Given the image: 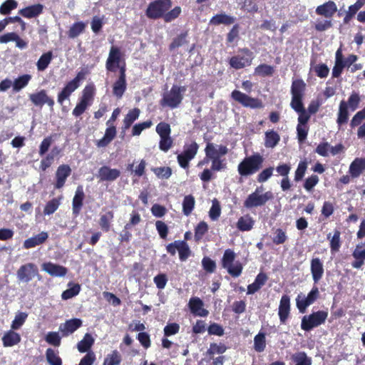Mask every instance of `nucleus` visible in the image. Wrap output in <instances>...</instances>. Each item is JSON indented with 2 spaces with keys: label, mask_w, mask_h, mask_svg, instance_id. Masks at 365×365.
I'll return each mask as SVG.
<instances>
[{
  "label": "nucleus",
  "mask_w": 365,
  "mask_h": 365,
  "mask_svg": "<svg viewBox=\"0 0 365 365\" xmlns=\"http://www.w3.org/2000/svg\"><path fill=\"white\" fill-rule=\"evenodd\" d=\"M263 157L255 153L245 158L237 166V172L242 177H247L258 172L262 166Z\"/></svg>",
  "instance_id": "1"
},
{
  "label": "nucleus",
  "mask_w": 365,
  "mask_h": 365,
  "mask_svg": "<svg viewBox=\"0 0 365 365\" xmlns=\"http://www.w3.org/2000/svg\"><path fill=\"white\" fill-rule=\"evenodd\" d=\"M185 91V86L173 85L170 91L163 93V98L160 101L161 106L163 107H168L172 109L178 108L182 101Z\"/></svg>",
  "instance_id": "2"
},
{
  "label": "nucleus",
  "mask_w": 365,
  "mask_h": 365,
  "mask_svg": "<svg viewBox=\"0 0 365 365\" xmlns=\"http://www.w3.org/2000/svg\"><path fill=\"white\" fill-rule=\"evenodd\" d=\"M264 187L262 186L257 187L255 192L249 195L245 200L244 206L249 209L260 207L273 197V195L270 191L262 193Z\"/></svg>",
  "instance_id": "3"
},
{
  "label": "nucleus",
  "mask_w": 365,
  "mask_h": 365,
  "mask_svg": "<svg viewBox=\"0 0 365 365\" xmlns=\"http://www.w3.org/2000/svg\"><path fill=\"white\" fill-rule=\"evenodd\" d=\"M235 253L228 249L224 252L222 264L227 272L234 277H239L242 271V266L240 262H235Z\"/></svg>",
  "instance_id": "4"
},
{
  "label": "nucleus",
  "mask_w": 365,
  "mask_h": 365,
  "mask_svg": "<svg viewBox=\"0 0 365 365\" xmlns=\"http://www.w3.org/2000/svg\"><path fill=\"white\" fill-rule=\"evenodd\" d=\"M171 6L170 0H155L148 5L145 14L149 19H157L163 17L165 13Z\"/></svg>",
  "instance_id": "5"
},
{
  "label": "nucleus",
  "mask_w": 365,
  "mask_h": 365,
  "mask_svg": "<svg viewBox=\"0 0 365 365\" xmlns=\"http://www.w3.org/2000/svg\"><path fill=\"white\" fill-rule=\"evenodd\" d=\"M328 317V312L318 311L309 315L304 316L302 319L301 328L304 331H310L314 327L324 324Z\"/></svg>",
  "instance_id": "6"
},
{
  "label": "nucleus",
  "mask_w": 365,
  "mask_h": 365,
  "mask_svg": "<svg viewBox=\"0 0 365 365\" xmlns=\"http://www.w3.org/2000/svg\"><path fill=\"white\" fill-rule=\"evenodd\" d=\"M254 58L253 53L247 48L240 51V53L232 57L230 60V66L235 69H240L250 66Z\"/></svg>",
  "instance_id": "7"
},
{
  "label": "nucleus",
  "mask_w": 365,
  "mask_h": 365,
  "mask_svg": "<svg viewBox=\"0 0 365 365\" xmlns=\"http://www.w3.org/2000/svg\"><path fill=\"white\" fill-rule=\"evenodd\" d=\"M231 96L235 101L241 103L245 107L260 108L263 106L260 100L252 98L237 90L233 91Z\"/></svg>",
  "instance_id": "8"
},
{
  "label": "nucleus",
  "mask_w": 365,
  "mask_h": 365,
  "mask_svg": "<svg viewBox=\"0 0 365 365\" xmlns=\"http://www.w3.org/2000/svg\"><path fill=\"white\" fill-rule=\"evenodd\" d=\"M18 279L21 282H29L36 276L39 277L37 267L33 263L21 265L16 272Z\"/></svg>",
  "instance_id": "9"
},
{
  "label": "nucleus",
  "mask_w": 365,
  "mask_h": 365,
  "mask_svg": "<svg viewBox=\"0 0 365 365\" xmlns=\"http://www.w3.org/2000/svg\"><path fill=\"white\" fill-rule=\"evenodd\" d=\"M198 145L195 142L185 145L183 153L178 155V161L180 165L183 168H187L189 162L196 155Z\"/></svg>",
  "instance_id": "10"
},
{
  "label": "nucleus",
  "mask_w": 365,
  "mask_h": 365,
  "mask_svg": "<svg viewBox=\"0 0 365 365\" xmlns=\"http://www.w3.org/2000/svg\"><path fill=\"white\" fill-rule=\"evenodd\" d=\"M205 152L207 158H220L228 153V148L222 145L207 143Z\"/></svg>",
  "instance_id": "11"
},
{
  "label": "nucleus",
  "mask_w": 365,
  "mask_h": 365,
  "mask_svg": "<svg viewBox=\"0 0 365 365\" xmlns=\"http://www.w3.org/2000/svg\"><path fill=\"white\" fill-rule=\"evenodd\" d=\"M188 307L191 313L195 316L205 317L209 314V312L203 307L204 303L199 297H191Z\"/></svg>",
  "instance_id": "12"
},
{
  "label": "nucleus",
  "mask_w": 365,
  "mask_h": 365,
  "mask_svg": "<svg viewBox=\"0 0 365 365\" xmlns=\"http://www.w3.org/2000/svg\"><path fill=\"white\" fill-rule=\"evenodd\" d=\"M42 270L52 277H64L67 273V269L59 264L52 262H45L41 266Z\"/></svg>",
  "instance_id": "13"
},
{
  "label": "nucleus",
  "mask_w": 365,
  "mask_h": 365,
  "mask_svg": "<svg viewBox=\"0 0 365 365\" xmlns=\"http://www.w3.org/2000/svg\"><path fill=\"white\" fill-rule=\"evenodd\" d=\"M29 98L31 101L36 106H42L43 104L46 103L48 106L52 108L54 105L53 100L47 96L44 90L31 94Z\"/></svg>",
  "instance_id": "14"
},
{
  "label": "nucleus",
  "mask_w": 365,
  "mask_h": 365,
  "mask_svg": "<svg viewBox=\"0 0 365 365\" xmlns=\"http://www.w3.org/2000/svg\"><path fill=\"white\" fill-rule=\"evenodd\" d=\"M310 271L314 283L319 282L322 278L324 269L321 259L318 257L313 258L310 262Z\"/></svg>",
  "instance_id": "15"
},
{
  "label": "nucleus",
  "mask_w": 365,
  "mask_h": 365,
  "mask_svg": "<svg viewBox=\"0 0 365 365\" xmlns=\"http://www.w3.org/2000/svg\"><path fill=\"white\" fill-rule=\"evenodd\" d=\"M120 175L119 170L110 168L108 166H103L98 170V178L101 181H114Z\"/></svg>",
  "instance_id": "16"
},
{
  "label": "nucleus",
  "mask_w": 365,
  "mask_h": 365,
  "mask_svg": "<svg viewBox=\"0 0 365 365\" xmlns=\"http://www.w3.org/2000/svg\"><path fill=\"white\" fill-rule=\"evenodd\" d=\"M71 169L68 165H61L58 166L56 172V188H61L64 185L67 178L71 175Z\"/></svg>",
  "instance_id": "17"
},
{
  "label": "nucleus",
  "mask_w": 365,
  "mask_h": 365,
  "mask_svg": "<svg viewBox=\"0 0 365 365\" xmlns=\"http://www.w3.org/2000/svg\"><path fill=\"white\" fill-rule=\"evenodd\" d=\"M82 325V321L79 319H72L66 321L65 323L61 324L59 327V330L62 332L63 336H68L73 333Z\"/></svg>",
  "instance_id": "18"
},
{
  "label": "nucleus",
  "mask_w": 365,
  "mask_h": 365,
  "mask_svg": "<svg viewBox=\"0 0 365 365\" xmlns=\"http://www.w3.org/2000/svg\"><path fill=\"white\" fill-rule=\"evenodd\" d=\"M120 59V52L117 47L112 46L110 48L108 58L106 61V68L108 71H114L115 66H119Z\"/></svg>",
  "instance_id": "19"
},
{
  "label": "nucleus",
  "mask_w": 365,
  "mask_h": 365,
  "mask_svg": "<svg viewBox=\"0 0 365 365\" xmlns=\"http://www.w3.org/2000/svg\"><path fill=\"white\" fill-rule=\"evenodd\" d=\"M290 311V299L288 295H283L281 298L279 306V317L281 323H285L287 319Z\"/></svg>",
  "instance_id": "20"
},
{
  "label": "nucleus",
  "mask_w": 365,
  "mask_h": 365,
  "mask_svg": "<svg viewBox=\"0 0 365 365\" xmlns=\"http://www.w3.org/2000/svg\"><path fill=\"white\" fill-rule=\"evenodd\" d=\"M336 11L337 6L332 1H329L322 5L318 6L316 9V13L318 15L326 18H331Z\"/></svg>",
  "instance_id": "21"
},
{
  "label": "nucleus",
  "mask_w": 365,
  "mask_h": 365,
  "mask_svg": "<svg viewBox=\"0 0 365 365\" xmlns=\"http://www.w3.org/2000/svg\"><path fill=\"white\" fill-rule=\"evenodd\" d=\"M43 10V6L41 4L31 5L19 11V14L28 19L35 18L40 15Z\"/></svg>",
  "instance_id": "22"
},
{
  "label": "nucleus",
  "mask_w": 365,
  "mask_h": 365,
  "mask_svg": "<svg viewBox=\"0 0 365 365\" xmlns=\"http://www.w3.org/2000/svg\"><path fill=\"white\" fill-rule=\"evenodd\" d=\"M84 199V192L83 187L79 185L77 187L75 195L73 198L72 208L73 213L75 215H78L81 210L83 205V200Z\"/></svg>",
  "instance_id": "23"
},
{
  "label": "nucleus",
  "mask_w": 365,
  "mask_h": 365,
  "mask_svg": "<svg viewBox=\"0 0 365 365\" xmlns=\"http://www.w3.org/2000/svg\"><path fill=\"white\" fill-rule=\"evenodd\" d=\"M365 170V158H356L349 166V173L354 178L359 175Z\"/></svg>",
  "instance_id": "24"
},
{
  "label": "nucleus",
  "mask_w": 365,
  "mask_h": 365,
  "mask_svg": "<svg viewBox=\"0 0 365 365\" xmlns=\"http://www.w3.org/2000/svg\"><path fill=\"white\" fill-rule=\"evenodd\" d=\"M48 235L46 232H41L39 234L26 240L24 242V247L30 249L43 244L47 239Z\"/></svg>",
  "instance_id": "25"
},
{
  "label": "nucleus",
  "mask_w": 365,
  "mask_h": 365,
  "mask_svg": "<svg viewBox=\"0 0 365 365\" xmlns=\"http://www.w3.org/2000/svg\"><path fill=\"white\" fill-rule=\"evenodd\" d=\"M235 21V18L232 16L226 14L224 12L217 14L212 17L210 20V24L211 25H230L232 24Z\"/></svg>",
  "instance_id": "26"
},
{
  "label": "nucleus",
  "mask_w": 365,
  "mask_h": 365,
  "mask_svg": "<svg viewBox=\"0 0 365 365\" xmlns=\"http://www.w3.org/2000/svg\"><path fill=\"white\" fill-rule=\"evenodd\" d=\"M268 277L264 273H259L256 277L253 283L247 287V294H252L257 292L266 283Z\"/></svg>",
  "instance_id": "27"
},
{
  "label": "nucleus",
  "mask_w": 365,
  "mask_h": 365,
  "mask_svg": "<svg viewBox=\"0 0 365 365\" xmlns=\"http://www.w3.org/2000/svg\"><path fill=\"white\" fill-rule=\"evenodd\" d=\"M20 341L21 336L14 331L13 329L6 331L2 337L3 345L5 347L13 346L19 343Z\"/></svg>",
  "instance_id": "28"
},
{
  "label": "nucleus",
  "mask_w": 365,
  "mask_h": 365,
  "mask_svg": "<svg viewBox=\"0 0 365 365\" xmlns=\"http://www.w3.org/2000/svg\"><path fill=\"white\" fill-rule=\"evenodd\" d=\"M79 86L75 82L69 81L63 88L58 96V102L63 104V101L69 98L71 94L74 92Z\"/></svg>",
  "instance_id": "29"
},
{
  "label": "nucleus",
  "mask_w": 365,
  "mask_h": 365,
  "mask_svg": "<svg viewBox=\"0 0 365 365\" xmlns=\"http://www.w3.org/2000/svg\"><path fill=\"white\" fill-rule=\"evenodd\" d=\"M255 225L254 219L250 215H245L239 218L237 227L242 232L250 231Z\"/></svg>",
  "instance_id": "30"
},
{
  "label": "nucleus",
  "mask_w": 365,
  "mask_h": 365,
  "mask_svg": "<svg viewBox=\"0 0 365 365\" xmlns=\"http://www.w3.org/2000/svg\"><path fill=\"white\" fill-rule=\"evenodd\" d=\"M108 126V127L106 130L103 138L99 140L97 143V145L100 148H103L108 145L116 135L115 128L111 125Z\"/></svg>",
  "instance_id": "31"
},
{
  "label": "nucleus",
  "mask_w": 365,
  "mask_h": 365,
  "mask_svg": "<svg viewBox=\"0 0 365 365\" xmlns=\"http://www.w3.org/2000/svg\"><path fill=\"white\" fill-rule=\"evenodd\" d=\"M280 140L279 135L274 130H268L265 133L264 146L266 148H274Z\"/></svg>",
  "instance_id": "32"
},
{
  "label": "nucleus",
  "mask_w": 365,
  "mask_h": 365,
  "mask_svg": "<svg viewBox=\"0 0 365 365\" xmlns=\"http://www.w3.org/2000/svg\"><path fill=\"white\" fill-rule=\"evenodd\" d=\"M306 84L302 79H297L292 81L291 86L292 96L303 97Z\"/></svg>",
  "instance_id": "33"
},
{
  "label": "nucleus",
  "mask_w": 365,
  "mask_h": 365,
  "mask_svg": "<svg viewBox=\"0 0 365 365\" xmlns=\"http://www.w3.org/2000/svg\"><path fill=\"white\" fill-rule=\"evenodd\" d=\"M31 79V76L29 74H24L16 78L13 82V91L19 92L25 88Z\"/></svg>",
  "instance_id": "34"
},
{
  "label": "nucleus",
  "mask_w": 365,
  "mask_h": 365,
  "mask_svg": "<svg viewBox=\"0 0 365 365\" xmlns=\"http://www.w3.org/2000/svg\"><path fill=\"white\" fill-rule=\"evenodd\" d=\"M349 119V112L347 104L344 101H341L339 107L338 117L336 122L339 125L346 123Z\"/></svg>",
  "instance_id": "35"
},
{
  "label": "nucleus",
  "mask_w": 365,
  "mask_h": 365,
  "mask_svg": "<svg viewBox=\"0 0 365 365\" xmlns=\"http://www.w3.org/2000/svg\"><path fill=\"white\" fill-rule=\"evenodd\" d=\"M94 343V339L90 334H86L83 339L78 343V350L84 353L88 351Z\"/></svg>",
  "instance_id": "36"
},
{
  "label": "nucleus",
  "mask_w": 365,
  "mask_h": 365,
  "mask_svg": "<svg viewBox=\"0 0 365 365\" xmlns=\"http://www.w3.org/2000/svg\"><path fill=\"white\" fill-rule=\"evenodd\" d=\"M121 361V354L117 350H113L106 356L103 365H119Z\"/></svg>",
  "instance_id": "37"
},
{
  "label": "nucleus",
  "mask_w": 365,
  "mask_h": 365,
  "mask_svg": "<svg viewBox=\"0 0 365 365\" xmlns=\"http://www.w3.org/2000/svg\"><path fill=\"white\" fill-rule=\"evenodd\" d=\"M53 54L51 51L43 53L36 63L37 69L39 71H44L52 60Z\"/></svg>",
  "instance_id": "38"
},
{
  "label": "nucleus",
  "mask_w": 365,
  "mask_h": 365,
  "mask_svg": "<svg viewBox=\"0 0 365 365\" xmlns=\"http://www.w3.org/2000/svg\"><path fill=\"white\" fill-rule=\"evenodd\" d=\"M195 204V198L192 195H189L184 197L182 202V212L185 215L188 216L194 209Z\"/></svg>",
  "instance_id": "39"
},
{
  "label": "nucleus",
  "mask_w": 365,
  "mask_h": 365,
  "mask_svg": "<svg viewBox=\"0 0 365 365\" xmlns=\"http://www.w3.org/2000/svg\"><path fill=\"white\" fill-rule=\"evenodd\" d=\"M292 361L295 363V365H311L312 360L309 358L307 354L303 352H297L292 355Z\"/></svg>",
  "instance_id": "40"
},
{
  "label": "nucleus",
  "mask_w": 365,
  "mask_h": 365,
  "mask_svg": "<svg viewBox=\"0 0 365 365\" xmlns=\"http://www.w3.org/2000/svg\"><path fill=\"white\" fill-rule=\"evenodd\" d=\"M86 28V24L82 21L73 24L70 28L68 35L69 38H74L83 32Z\"/></svg>",
  "instance_id": "41"
},
{
  "label": "nucleus",
  "mask_w": 365,
  "mask_h": 365,
  "mask_svg": "<svg viewBox=\"0 0 365 365\" xmlns=\"http://www.w3.org/2000/svg\"><path fill=\"white\" fill-rule=\"evenodd\" d=\"M126 89V81L118 79L113 84V93L118 98H120Z\"/></svg>",
  "instance_id": "42"
},
{
  "label": "nucleus",
  "mask_w": 365,
  "mask_h": 365,
  "mask_svg": "<svg viewBox=\"0 0 365 365\" xmlns=\"http://www.w3.org/2000/svg\"><path fill=\"white\" fill-rule=\"evenodd\" d=\"M113 219V213L111 211L101 216L99 225L103 231L108 232L110 230V222Z\"/></svg>",
  "instance_id": "43"
},
{
  "label": "nucleus",
  "mask_w": 365,
  "mask_h": 365,
  "mask_svg": "<svg viewBox=\"0 0 365 365\" xmlns=\"http://www.w3.org/2000/svg\"><path fill=\"white\" fill-rule=\"evenodd\" d=\"M176 245L178 246L180 259L185 261L190 255V249L187 244L185 241H176Z\"/></svg>",
  "instance_id": "44"
},
{
  "label": "nucleus",
  "mask_w": 365,
  "mask_h": 365,
  "mask_svg": "<svg viewBox=\"0 0 365 365\" xmlns=\"http://www.w3.org/2000/svg\"><path fill=\"white\" fill-rule=\"evenodd\" d=\"M140 110L138 108H134L130 110L126 115L123 120L125 128H128L131 124L138 118L140 115Z\"/></svg>",
  "instance_id": "45"
},
{
  "label": "nucleus",
  "mask_w": 365,
  "mask_h": 365,
  "mask_svg": "<svg viewBox=\"0 0 365 365\" xmlns=\"http://www.w3.org/2000/svg\"><path fill=\"white\" fill-rule=\"evenodd\" d=\"M46 360L50 365H62L61 359L52 349L49 348L46 350Z\"/></svg>",
  "instance_id": "46"
},
{
  "label": "nucleus",
  "mask_w": 365,
  "mask_h": 365,
  "mask_svg": "<svg viewBox=\"0 0 365 365\" xmlns=\"http://www.w3.org/2000/svg\"><path fill=\"white\" fill-rule=\"evenodd\" d=\"M18 6L16 0H6L0 6V14L7 15L11 11L15 9Z\"/></svg>",
  "instance_id": "47"
},
{
  "label": "nucleus",
  "mask_w": 365,
  "mask_h": 365,
  "mask_svg": "<svg viewBox=\"0 0 365 365\" xmlns=\"http://www.w3.org/2000/svg\"><path fill=\"white\" fill-rule=\"evenodd\" d=\"M266 346L265 335L263 333H259L255 336L254 347L257 352H262Z\"/></svg>",
  "instance_id": "48"
},
{
  "label": "nucleus",
  "mask_w": 365,
  "mask_h": 365,
  "mask_svg": "<svg viewBox=\"0 0 365 365\" xmlns=\"http://www.w3.org/2000/svg\"><path fill=\"white\" fill-rule=\"evenodd\" d=\"M81 290V287L78 284H75L72 285L69 289L65 290L62 294L61 297L64 300L69 299L76 295L78 294Z\"/></svg>",
  "instance_id": "49"
},
{
  "label": "nucleus",
  "mask_w": 365,
  "mask_h": 365,
  "mask_svg": "<svg viewBox=\"0 0 365 365\" xmlns=\"http://www.w3.org/2000/svg\"><path fill=\"white\" fill-rule=\"evenodd\" d=\"M27 316V314L24 312H19L16 314L11 325V329H19L25 322Z\"/></svg>",
  "instance_id": "50"
},
{
  "label": "nucleus",
  "mask_w": 365,
  "mask_h": 365,
  "mask_svg": "<svg viewBox=\"0 0 365 365\" xmlns=\"http://www.w3.org/2000/svg\"><path fill=\"white\" fill-rule=\"evenodd\" d=\"M60 205V202L58 199L54 198L48 202L44 207L43 213L46 215H50L55 212Z\"/></svg>",
  "instance_id": "51"
},
{
  "label": "nucleus",
  "mask_w": 365,
  "mask_h": 365,
  "mask_svg": "<svg viewBox=\"0 0 365 365\" xmlns=\"http://www.w3.org/2000/svg\"><path fill=\"white\" fill-rule=\"evenodd\" d=\"M296 304L299 311L301 313H304L306 311L307 307L310 305L306 296L302 294H300L297 296L296 299Z\"/></svg>",
  "instance_id": "52"
},
{
  "label": "nucleus",
  "mask_w": 365,
  "mask_h": 365,
  "mask_svg": "<svg viewBox=\"0 0 365 365\" xmlns=\"http://www.w3.org/2000/svg\"><path fill=\"white\" fill-rule=\"evenodd\" d=\"M360 101L361 98L359 95L356 92H353L346 103L347 107L350 108L351 110L354 111L358 108Z\"/></svg>",
  "instance_id": "53"
},
{
  "label": "nucleus",
  "mask_w": 365,
  "mask_h": 365,
  "mask_svg": "<svg viewBox=\"0 0 365 365\" xmlns=\"http://www.w3.org/2000/svg\"><path fill=\"white\" fill-rule=\"evenodd\" d=\"M255 73L262 76H271L274 71L272 66L267 64H261L255 68Z\"/></svg>",
  "instance_id": "54"
},
{
  "label": "nucleus",
  "mask_w": 365,
  "mask_h": 365,
  "mask_svg": "<svg viewBox=\"0 0 365 365\" xmlns=\"http://www.w3.org/2000/svg\"><path fill=\"white\" fill-rule=\"evenodd\" d=\"M94 94V88L92 86H86L83 91L81 101L91 105Z\"/></svg>",
  "instance_id": "55"
},
{
  "label": "nucleus",
  "mask_w": 365,
  "mask_h": 365,
  "mask_svg": "<svg viewBox=\"0 0 365 365\" xmlns=\"http://www.w3.org/2000/svg\"><path fill=\"white\" fill-rule=\"evenodd\" d=\"M154 173L162 179H168L172 175V170L169 167H160L153 169Z\"/></svg>",
  "instance_id": "56"
},
{
  "label": "nucleus",
  "mask_w": 365,
  "mask_h": 365,
  "mask_svg": "<svg viewBox=\"0 0 365 365\" xmlns=\"http://www.w3.org/2000/svg\"><path fill=\"white\" fill-rule=\"evenodd\" d=\"M307 168V163L306 161H300L299 163L294 175L295 181H299L303 178L306 173Z\"/></svg>",
  "instance_id": "57"
},
{
  "label": "nucleus",
  "mask_w": 365,
  "mask_h": 365,
  "mask_svg": "<svg viewBox=\"0 0 365 365\" xmlns=\"http://www.w3.org/2000/svg\"><path fill=\"white\" fill-rule=\"evenodd\" d=\"M156 132L160 135V137L170 135V126L168 123L161 122L157 125Z\"/></svg>",
  "instance_id": "58"
},
{
  "label": "nucleus",
  "mask_w": 365,
  "mask_h": 365,
  "mask_svg": "<svg viewBox=\"0 0 365 365\" xmlns=\"http://www.w3.org/2000/svg\"><path fill=\"white\" fill-rule=\"evenodd\" d=\"M46 341L53 346H59L61 344V336L58 332L51 331L47 334Z\"/></svg>",
  "instance_id": "59"
},
{
  "label": "nucleus",
  "mask_w": 365,
  "mask_h": 365,
  "mask_svg": "<svg viewBox=\"0 0 365 365\" xmlns=\"http://www.w3.org/2000/svg\"><path fill=\"white\" fill-rule=\"evenodd\" d=\"M181 13V8L180 6H175L173 9L168 12H165L163 19L165 22H171L179 16Z\"/></svg>",
  "instance_id": "60"
},
{
  "label": "nucleus",
  "mask_w": 365,
  "mask_h": 365,
  "mask_svg": "<svg viewBox=\"0 0 365 365\" xmlns=\"http://www.w3.org/2000/svg\"><path fill=\"white\" fill-rule=\"evenodd\" d=\"M365 119V108L358 111L352 118L350 125L351 128H354L361 124L363 120Z\"/></svg>",
  "instance_id": "61"
},
{
  "label": "nucleus",
  "mask_w": 365,
  "mask_h": 365,
  "mask_svg": "<svg viewBox=\"0 0 365 365\" xmlns=\"http://www.w3.org/2000/svg\"><path fill=\"white\" fill-rule=\"evenodd\" d=\"M302 98L303 97L292 96L290 106L296 112L303 111L305 109L302 103Z\"/></svg>",
  "instance_id": "62"
},
{
  "label": "nucleus",
  "mask_w": 365,
  "mask_h": 365,
  "mask_svg": "<svg viewBox=\"0 0 365 365\" xmlns=\"http://www.w3.org/2000/svg\"><path fill=\"white\" fill-rule=\"evenodd\" d=\"M173 145V140L170 135L160 137L159 143L160 149L164 152H167Z\"/></svg>",
  "instance_id": "63"
},
{
  "label": "nucleus",
  "mask_w": 365,
  "mask_h": 365,
  "mask_svg": "<svg viewBox=\"0 0 365 365\" xmlns=\"http://www.w3.org/2000/svg\"><path fill=\"white\" fill-rule=\"evenodd\" d=\"M319 177L316 175H312L306 179L304 187L307 191H311L314 186L319 182Z\"/></svg>",
  "instance_id": "64"
}]
</instances>
